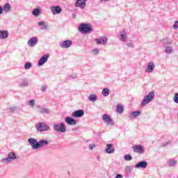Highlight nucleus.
<instances>
[{"label": "nucleus", "mask_w": 178, "mask_h": 178, "mask_svg": "<svg viewBox=\"0 0 178 178\" xmlns=\"http://www.w3.org/2000/svg\"><path fill=\"white\" fill-rule=\"evenodd\" d=\"M110 93L111 90H109V88H104L102 92V94L104 95V97H108Z\"/></svg>", "instance_id": "obj_27"}, {"label": "nucleus", "mask_w": 178, "mask_h": 178, "mask_svg": "<svg viewBox=\"0 0 178 178\" xmlns=\"http://www.w3.org/2000/svg\"><path fill=\"white\" fill-rule=\"evenodd\" d=\"M47 88H48V86H47V85H42V86H41L40 90H41V91H42V92H45V91H47Z\"/></svg>", "instance_id": "obj_37"}, {"label": "nucleus", "mask_w": 178, "mask_h": 178, "mask_svg": "<svg viewBox=\"0 0 178 178\" xmlns=\"http://www.w3.org/2000/svg\"><path fill=\"white\" fill-rule=\"evenodd\" d=\"M69 78L70 80H74V79H76V76H73L72 75H70Z\"/></svg>", "instance_id": "obj_47"}, {"label": "nucleus", "mask_w": 178, "mask_h": 178, "mask_svg": "<svg viewBox=\"0 0 178 178\" xmlns=\"http://www.w3.org/2000/svg\"><path fill=\"white\" fill-rule=\"evenodd\" d=\"M45 22H38V26H43V28L42 29H44V30H47V29H48V25H44Z\"/></svg>", "instance_id": "obj_32"}, {"label": "nucleus", "mask_w": 178, "mask_h": 178, "mask_svg": "<svg viewBox=\"0 0 178 178\" xmlns=\"http://www.w3.org/2000/svg\"><path fill=\"white\" fill-rule=\"evenodd\" d=\"M3 12V9L1 6H0V15H2Z\"/></svg>", "instance_id": "obj_48"}, {"label": "nucleus", "mask_w": 178, "mask_h": 178, "mask_svg": "<svg viewBox=\"0 0 178 178\" xmlns=\"http://www.w3.org/2000/svg\"><path fill=\"white\" fill-rule=\"evenodd\" d=\"M92 52H93V54H94L95 55H97V54H98V52H99L98 49H94L92 50Z\"/></svg>", "instance_id": "obj_43"}, {"label": "nucleus", "mask_w": 178, "mask_h": 178, "mask_svg": "<svg viewBox=\"0 0 178 178\" xmlns=\"http://www.w3.org/2000/svg\"><path fill=\"white\" fill-rule=\"evenodd\" d=\"M80 33H91L92 29L87 24H81L79 28Z\"/></svg>", "instance_id": "obj_3"}, {"label": "nucleus", "mask_w": 178, "mask_h": 178, "mask_svg": "<svg viewBox=\"0 0 178 178\" xmlns=\"http://www.w3.org/2000/svg\"><path fill=\"white\" fill-rule=\"evenodd\" d=\"M177 164V161L176 160H170L169 161V166H175Z\"/></svg>", "instance_id": "obj_34"}, {"label": "nucleus", "mask_w": 178, "mask_h": 178, "mask_svg": "<svg viewBox=\"0 0 178 178\" xmlns=\"http://www.w3.org/2000/svg\"><path fill=\"white\" fill-rule=\"evenodd\" d=\"M48 144H49V142H48V140H41L38 141V149L40 148H42V147H45V146L48 145Z\"/></svg>", "instance_id": "obj_21"}, {"label": "nucleus", "mask_w": 178, "mask_h": 178, "mask_svg": "<svg viewBox=\"0 0 178 178\" xmlns=\"http://www.w3.org/2000/svg\"><path fill=\"white\" fill-rule=\"evenodd\" d=\"M16 109H17L16 107H10L9 108V111H10V112H15V111H16Z\"/></svg>", "instance_id": "obj_42"}, {"label": "nucleus", "mask_w": 178, "mask_h": 178, "mask_svg": "<svg viewBox=\"0 0 178 178\" xmlns=\"http://www.w3.org/2000/svg\"><path fill=\"white\" fill-rule=\"evenodd\" d=\"M49 58V54H45L43 56H42L38 61V65L42 66V65H44V63H47V62H48Z\"/></svg>", "instance_id": "obj_12"}, {"label": "nucleus", "mask_w": 178, "mask_h": 178, "mask_svg": "<svg viewBox=\"0 0 178 178\" xmlns=\"http://www.w3.org/2000/svg\"><path fill=\"white\" fill-rule=\"evenodd\" d=\"M51 10L53 15H60L62 12V8H60L59 6H53L51 7Z\"/></svg>", "instance_id": "obj_13"}, {"label": "nucleus", "mask_w": 178, "mask_h": 178, "mask_svg": "<svg viewBox=\"0 0 178 178\" xmlns=\"http://www.w3.org/2000/svg\"><path fill=\"white\" fill-rule=\"evenodd\" d=\"M124 160L125 161H133V157L130 154H126L124 156Z\"/></svg>", "instance_id": "obj_33"}, {"label": "nucleus", "mask_w": 178, "mask_h": 178, "mask_svg": "<svg viewBox=\"0 0 178 178\" xmlns=\"http://www.w3.org/2000/svg\"><path fill=\"white\" fill-rule=\"evenodd\" d=\"M132 149H134V152H136V154H138L139 155H141L145 152V149L141 145H134L132 147Z\"/></svg>", "instance_id": "obj_4"}, {"label": "nucleus", "mask_w": 178, "mask_h": 178, "mask_svg": "<svg viewBox=\"0 0 178 178\" xmlns=\"http://www.w3.org/2000/svg\"><path fill=\"white\" fill-rule=\"evenodd\" d=\"M28 105H29V106L31 108H34V105H35V99H31L29 102H28Z\"/></svg>", "instance_id": "obj_29"}, {"label": "nucleus", "mask_w": 178, "mask_h": 178, "mask_svg": "<svg viewBox=\"0 0 178 178\" xmlns=\"http://www.w3.org/2000/svg\"><path fill=\"white\" fill-rule=\"evenodd\" d=\"M16 159V154L15 152H10L8 154V156L6 158H4L1 160V162L3 163H9L10 161H15Z\"/></svg>", "instance_id": "obj_5"}, {"label": "nucleus", "mask_w": 178, "mask_h": 178, "mask_svg": "<svg viewBox=\"0 0 178 178\" xmlns=\"http://www.w3.org/2000/svg\"><path fill=\"white\" fill-rule=\"evenodd\" d=\"M65 123H67V124H69V126H74L75 124H77V121H76L74 118L71 117L65 118Z\"/></svg>", "instance_id": "obj_14"}, {"label": "nucleus", "mask_w": 178, "mask_h": 178, "mask_svg": "<svg viewBox=\"0 0 178 178\" xmlns=\"http://www.w3.org/2000/svg\"><path fill=\"white\" fill-rule=\"evenodd\" d=\"M32 15L35 16V17H38V16H40L41 15V10L39 8H35L33 10Z\"/></svg>", "instance_id": "obj_26"}, {"label": "nucleus", "mask_w": 178, "mask_h": 178, "mask_svg": "<svg viewBox=\"0 0 178 178\" xmlns=\"http://www.w3.org/2000/svg\"><path fill=\"white\" fill-rule=\"evenodd\" d=\"M87 0H77L75 3V8H80V9H84L86 8V3Z\"/></svg>", "instance_id": "obj_11"}, {"label": "nucleus", "mask_w": 178, "mask_h": 178, "mask_svg": "<svg viewBox=\"0 0 178 178\" xmlns=\"http://www.w3.org/2000/svg\"><path fill=\"white\" fill-rule=\"evenodd\" d=\"M120 40L122 41V42H126L127 41V33L126 31L123 30L120 33Z\"/></svg>", "instance_id": "obj_19"}, {"label": "nucleus", "mask_w": 178, "mask_h": 178, "mask_svg": "<svg viewBox=\"0 0 178 178\" xmlns=\"http://www.w3.org/2000/svg\"><path fill=\"white\" fill-rule=\"evenodd\" d=\"M9 37L8 31H0V40H6Z\"/></svg>", "instance_id": "obj_22"}, {"label": "nucleus", "mask_w": 178, "mask_h": 178, "mask_svg": "<svg viewBox=\"0 0 178 178\" xmlns=\"http://www.w3.org/2000/svg\"><path fill=\"white\" fill-rule=\"evenodd\" d=\"M102 44H106L108 42V38L106 37L102 38Z\"/></svg>", "instance_id": "obj_39"}, {"label": "nucleus", "mask_w": 178, "mask_h": 178, "mask_svg": "<svg viewBox=\"0 0 178 178\" xmlns=\"http://www.w3.org/2000/svg\"><path fill=\"white\" fill-rule=\"evenodd\" d=\"M172 49H173V48L172 47H168L165 48V54H172Z\"/></svg>", "instance_id": "obj_30"}, {"label": "nucleus", "mask_w": 178, "mask_h": 178, "mask_svg": "<svg viewBox=\"0 0 178 178\" xmlns=\"http://www.w3.org/2000/svg\"><path fill=\"white\" fill-rule=\"evenodd\" d=\"M127 47L128 48H134V45L133 44V43H127Z\"/></svg>", "instance_id": "obj_41"}, {"label": "nucleus", "mask_w": 178, "mask_h": 178, "mask_svg": "<svg viewBox=\"0 0 178 178\" xmlns=\"http://www.w3.org/2000/svg\"><path fill=\"white\" fill-rule=\"evenodd\" d=\"M95 41H96L97 44H102V41L99 39H96Z\"/></svg>", "instance_id": "obj_44"}, {"label": "nucleus", "mask_w": 178, "mask_h": 178, "mask_svg": "<svg viewBox=\"0 0 178 178\" xmlns=\"http://www.w3.org/2000/svg\"><path fill=\"white\" fill-rule=\"evenodd\" d=\"M154 69H155V64H154V62H150L148 63L147 67L145 69V72L147 73H152V72H154Z\"/></svg>", "instance_id": "obj_17"}, {"label": "nucleus", "mask_w": 178, "mask_h": 178, "mask_svg": "<svg viewBox=\"0 0 178 178\" xmlns=\"http://www.w3.org/2000/svg\"><path fill=\"white\" fill-rule=\"evenodd\" d=\"M116 111L118 113H123V106L122 104H118Z\"/></svg>", "instance_id": "obj_28"}, {"label": "nucleus", "mask_w": 178, "mask_h": 178, "mask_svg": "<svg viewBox=\"0 0 178 178\" xmlns=\"http://www.w3.org/2000/svg\"><path fill=\"white\" fill-rule=\"evenodd\" d=\"M37 44H38V38L37 37L31 38L27 42V45L31 47H35Z\"/></svg>", "instance_id": "obj_10"}, {"label": "nucleus", "mask_w": 178, "mask_h": 178, "mask_svg": "<svg viewBox=\"0 0 178 178\" xmlns=\"http://www.w3.org/2000/svg\"><path fill=\"white\" fill-rule=\"evenodd\" d=\"M27 86H29V81H23L19 84V87H27Z\"/></svg>", "instance_id": "obj_31"}, {"label": "nucleus", "mask_w": 178, "mask_h": 178, "mask_svg": "<svg viewBox=\"0 0 178 178\" xmlns=\"http://www.w3.org/2000/svg\"><path fill=\"white\" fill-rule=\"evenodd\" d=\"M115 178H123V175L120 174H118L115 177Z\"/></svg>", "instance_id": "obj_45"}, {"label": "nucleus", "mask_w": 178, "mask_h": 178, "mask_svg": "<svg viewBox=\"0 0 178 178\" xmlns=\"http://www.w3.org/2000/svg\"><path fill=\"white\" fill-rule=\"evenodd\" d=\"M28 143L32 147L33 149H38V141L34 138L28 139Z\"/></svg>", "instance_id": "obj_9"}, {"label": "nucleus", "mask_w": 178, "mask_h": 178, "mask_svg": "<svg viewBox=\"0 0 178 178\" xmlns=\"http://www.w3.org/2000/svg\"><path fill=\"white\" fill-rule=\"evenodd\" d=\"M173 29L177 30L178 29V21H175L174 25L172 26Z\"/></svg>", "instance_id": "obj_40"}, {"label": "nucleus", "mask_w": 178, "mask_h": 178, "mask_svg": "<svg viewBox=\"0 0 178 178\" xmlns=\"http://www.w3.org/2000/svg\"><path fill=\"white\" fill-rule=\"evenodd\" d=\"M71 116L72 118H81L84 116V110H76L72 113Z\"/></svg>", "instance_id": "obj_15"}, {"label": "nucleus", "mask_w": 178, "mask_h": 178, "mask_svg": "<svg viewBox=\"0 0 178 178\" xmlns=\"http://www.w3.org/2000/svg\"><path fill=\"white\" fill-rule=\"evenodd\" d=\"M39 109V113H49L50 110L49 108H44V107H41L40 106H38Z\"/></svg>", "instance_id": "obj_24"}, {"label": "nucleus", "mask_w": 178, "mask_h": 178, "mask_svg": "<svg viewBox=\"0 0 178 178\" xmlns=\"http://www.w3.org/2000/svg\"><path fill=\"white\" fill-rule=\"evenodd\" d=\"M125 170L126 172H129V173L133 172V167L130 166V165H127L125 168Z\"/></svg>", "instance_id": "obj_35"}, {"label": "nucleus", "mask_w": 178, "mask_h": 178, "mask_svg": "<svg viewBox=\"0 0 178 178\" xmlns=\"http://www.w3.org/2000/svg\"><path fill=\"white\" fill-rule=\"evenodd\" d=\"M105 151L106 154H113V152H115V148L113 147V145L111 143L107 144Z\"/></svg>", "instance_id": "obj_18"}, {"label": "nucleus", "mask_w": 178, "mask_h": 178, "mask_svg": "<svg viewBox=\"0 0 178 178\" xmlns=\"http://www.w3.org/2000/svg\"><path fill=\"white\" fill-rule=\"evenodd\" d=\"M88 101L90 102H95L97 99H98V97L95 94H90L89 97H88Z\"/></svg>", "instance_id": "obj_25"}, {"label": "nucleus", "mask_w": 178, "mask_h": 178, "mask_svg": "<svg viewBox=\"0 0 178 178\" xmlns=\"http://www.w3.org/2000/svg\"><path fill=\"white\" fill-rule=\"evenodd\" d=\"M30 67H31V63L30 62H27L25 65H24V69H26V70L30 69Z\"/></svg>", "instance_id": "obj_36"}, {"label": "nucleus", "mask_w": 178, "mask_h": 178, "mask_svg": "<svg viewBox=\"0 0 178 178\" xmlns=\"http://www.w3.org/2000/svg\"><path fill=\"white\" fill-rule=\"evenodd\" d=\"M154 97H155V92H154V91L149 92L147 95L144 97L141 102V106H146V105H148V104L154 99Z\"/></svg>", "instance_id": "obj_1"}, {"label": "nucleus", "mask_w": 178, "mask_h": 178, "mask_svg": "<svg viewBox=\"0 0 178 178\" xmlns=\"http://www.w3.org/2000/svg\"><path fill=\"white\" fill-rule=\"evenodd\" d=\"M54 131H59L60 133H66V127L64 122L55 124L53 127Z\"/></svg>", "instance_id": "obj_2"}, {"label": "nucleus", "mask_w": 178, "mask_h": 178, "mask_svg": "<svg viewBox=\"0 0 178 178\" xmlns=\"http://www.w3.org/2000/svg\"><path fill=\"white\" fill-rule=\"evenodd\" d=\"M36 128L38 131H48L49 126L47 125L44 122H40L36 125Z\"/></svg>", "instance_id": "obj_7"}, {"label": "nucleus", "mask_w": 178, "mask_h": 178, "mask_svg": "<svg viewBox=\"0 0 178 178\" xmlns=\"http://www.w3.org/2000/svg\"><path fill=\"white\" fill-rule=\"evenodd\" d=\"M147 166H148V163L146 161H142L135 165L136 169H140V168L145 169Z\"/></svg>", "instance_id": "obj_16"}, {"label": "nucleus", "mask_w": 178, "mask_h": 178, "mask_svg": "<svg viewBox=\"0 0 178 178\" xmlns=\"http://www.w3.org/2000/svg\"><path fill=\"white\" fill-rule=\"evenodd\" d=\"M95 147V145H90L89 148L90 149H94V147Z\"/></svg>", "instance_id": "obj_46"}, {"label": "nucleus", "mask_w": 178, "mask_h": 178, "mask_svg": "<svg viewBox=\"0 0 178 178\" xmlns=\"http://www.w3.org/2000/svg\"><path fill=\"white\" fill-rule=\"evenodd\" d=\"M73 44V42L70 40H64L60 42L59 45L60 48H63L67 49V48H70Z\"/></svg>", "instance_id": "obj_8"}, {"label": "nucleus", "mask_w": 178, "mask_h": 178, "mask_svg": "<svg viewBox=\"0 0 178 178\" xmlns=\"http://www.w3.org/2000/svg\"><path fill=\"white\" fill-rule=\"evenodd\" d=\"M140 115H141V111H136L131 113L129 118V119H136V118H138Z\"/></svg>", "instance_id": "obj_23"}, {"label": "nucleus", "mask_w": 178, "mask_h": 178, "mask_svg": "<svg viewBox=\"0 0 178 178\" xmlns=\"http://www.w3.org/2000/svg\"><path fill=\"white\" fill-rule=\"evenodd\" d=\"M111 0H100V3H102V2H109Z\"/></svg>", "instance_id": "obj_49"}, {"label": "nucleus", "mask_w": 178, "mask_h": 178, "mask_svg": "<svg viewBox=\"0 0 178 178\" xmlns=\"http://www.w3.org/2000/svg\"><path fill=\"white\" fill-rule=\"evenodd\" d=\"M102 120L108 126H113V124H115L112 118H111V116L108 115V114H104L102 115Z\"/></svg>", "instance_id": "obj_6"}, {"label": "nucleus", "mask_w": 178, "mask_h": 178, "mask_svg": "<svg viewBox=\"0 0 178 178\" xmlns=\"http://www.w3.org/2000/svg\"><path fill=\"white\" fill-rule=\"evenodd\" d=\"M3 11L5 12V13H9V12H12V6L9 3H6L3 6Z\"/></svg>", "instance_id": "obj_20"}, {"label": "nucleus", "mask_w": 178, "mask_h": 178, "mask_svg": "<svg viewBox=\"0 0 178 178\" xmlns=\"http://www.w3.org/2000/svg\"><path fill=\"white\" fill-rule=\"evenodd\" d=\"M173 101L175 104H178V93L175 94Z\"/></svg>", "instance_id": "obj_38"}]
</instances>
